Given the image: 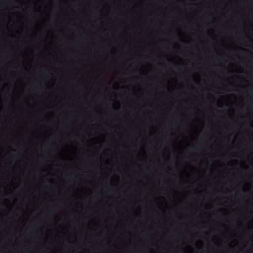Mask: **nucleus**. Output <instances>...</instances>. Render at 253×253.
<instances>
[{
  "label": "nucleus",
  "instance_id": "nucleus-1",
  "mask_svg": "<svg viewBox=\"0 0 253 253\" xmlns=\"http://www.w3.org/2000/svg\"><path fill=\"white\" fill-rule=\"evenodd\" d=\"M240 49H241V50L242 51H244V52H249L247 49H245V48H241Z\"/></svg>",
  "mask_w": 253,
  "mask_h": 253
},
{
  "label": "nucleus",
  "instance_id": "nucleus-2",
  "mask_svg": "<svg viewBox=\"0 0 253 253\" xmlns=\"http://www.w3.org/2000/svg\"><path fill=\"white\" fill-rule=\"evenodd\" d=\"M198 147H199V145H198L197 147H192V148L197 149Z\"/></svg>",
  "mask_w": 253,
  "mask_h": 253
},
{
  "label": "nucleus",
  "instance_id": "nucleus-3",
  "mask_svg": "<svg viewBox=\"0 0 253 253\" xmlns=\"http://www.w3.org/2000/svg\"><path fill=\"white\" fill-rule=\"evenodd\" d=\"M190 158V157H188L187 159H189Z\"/></svg>",
  "mask_w": 253,
  "mask_h": 253
},
{
  "label": "nucleus",
  "instance_id": "nucleus-4",
  "mask_svg": "<svg viewBox=\"0 0 253 253\" xmlns=\"http://www.w3.org/2000/svg\"><path fill=\"white\" fill-rule=\"evenodd\" d=\"M176 3V0H175V3ZM175 9H176V7L175 6Z\"/></svg>",
  "mask_w": 253,
  "mask_h": 253
}]
</instances>
